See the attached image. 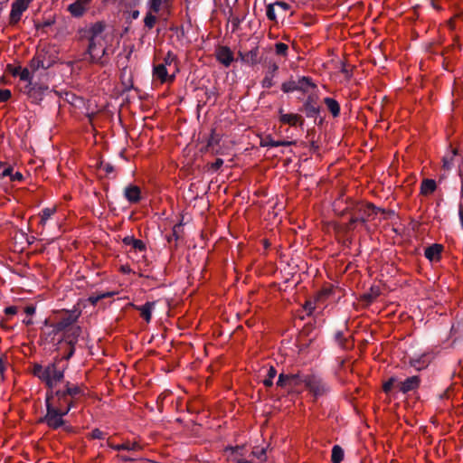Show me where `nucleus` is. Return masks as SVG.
<instances>
[{
    "label": "nucleus",
    "instance_id": "f257e3e1",
    "mask_svg": "<svg viewBox=\"0 0 463 463\" xmlns=\"http://www.w3.org/2000/svg\"><path fill=\"white\" fill-rule=\"evenodd\" d=\"M45 329L43 335L44 340L53 345H58L63 340L72 344L80 334V328L71 325L70 318H65L55 325H49L44 322Z\"/></svg>",
    "mask_w": 463,
    "mask_h": 463
},
{
    "label": "nucleus",
    "instance_id": "f03ea898",
    "mask_svg": "<svg viewBox=\"0 0 463 463\" xmlns=\"http://www.w3.org/2000/svg\"><path fill=\"white\" fill-rule=\"evenodd\" d=\"M178 72L177 58L171 52H167L162 62L155 65L153 68V77L161 84L173 82Z\"/></svg>",
    "mask_w": 463,
    "mask_h": 463
},
{
    "label": "nucleus",
    "instance_id": "7ed1b4c3",
    "mask_svg": "<svg viewBox=\"0 0 463 463\" xmlns=\"http://www.w3.org/2000/svg\"><path fill=\"white\" fill-rule=\"evenodd\" d=\"M33 374L43 381L52 390L64 377V369L59 368L55 364H50L45 367L36 364L33 367Z\"/></svg>",
    "mask_w": 463,
    "mask_h": 463
},
{
    "label": "nucleus",
    "instance_id": "20e7f679",
    "mask_svg": "<svg viewBox=\"0 0 463 463\" xmlns=\"http://www.w3.org/2000/svg\"><path fill=\"white\" fill-rule=\"evenodd\" d=\"M47 412L43 420L48 427L52 429H58L64 424L63 416L68 414V407L66 409H61L54 406L50 401H46Z\"/></svg>",
    "mask_w": 463,
    "mask_h": 463
},
{
    "label": "nucleus",
    "instance_id": "39448f33",
    "mask_svg": "<svg viewBox=\"0 0 463 463\" xmlns=\"http://www.w3.org/2000/svg\"><path fill=\"white\" fill-rule=\"evenodd\" d=\"M307 375L304 374H279L277 384L281 387H287L288 390L301 392L306 385Z\"/></svg>",
    "mask_w": 463,
    "mask_h": 463
},
{
    "label": "nucleus",
    "instance_id": "423d86ee",
    "mask_svg": "<svg viewBox=\"0 0 463 463\" xmlns=\"http://www.w3.org/2000/svg\"><path fill=\"white\" fill-rule=\"evenodd\" d=\"M50 401L54 406L61 409H66L68 407V412L71 411L72 407H74L75 402L70 397V395L65 392V390L62 391H56L53 392L51 390L46 394V401Z\"/></svg>",
    "mask_w": 463,
    "mask_h": 463
},
{
    "label": "nucleus",
    "instance_id": "0eeeda50",
    "mask_svg": "<svg viewBox=\"0 0 463 463\" xmlns=\"http://www.w3.org/2000/svg\"><path fill=\"white\" fill-rule=\"evenodd\" d=\"M33 0H15L12 3L11 11L9 14V24H16L23 15V14L29 8Z\"/></svg>",
    "mask_w": 463,
    "mask_h": 463
},
{
    "label": "nucleus",
    "instance_id": "6e6552de",
    "mask_svg": "<svg viewBox=\"0 0 463 463\" xmlns=\"http://www.w3.org/2000/svg\"><path fill=\"white\" fill-rule=\"evenodd\" d=\"M305 381V388L316 397L322 396L328 391L327 385L316 375L308 374Z\"/></svg>",
    "mask_w": 463,
    "mask_h": 463
},
{
    "label": "nucleus",
    "instance_id": "1a4fd4ad",
    "mask_svg": "<svg viewBox=\"0 0 463 463\" xmlns=\"http://www.w3.org/2000/svg\"><path fill=\"white\" fill-rule=\"evenodd\" d=\"M106 49L103 43V39H97L96 37L90 38V44L88 53L91 62H98L103 57Z\"/></svg>",
    "mask_w": 463,
    "mask_h": 463
},
{
    "label": "nucleus",
    "instance_id": "9d476101",
    "mask_svg": "<svg viewBox=\"0 0 463 463\" xmlns=\"http://www.w3.org/2000/svg\"><path fill=\"white\" fill-rule=\"evenodd\" d=\"M146 10L158 13V15L169 14L171 10L170 0H147Z\"/></svg>",
    "mask_w": 463,
    "mask_h": 463
},
{
    "label": "nucleus",
    "instance_id": "9b49d317",
    "mask_svg": "<svg viewBox=\"0 0 463 463\" xmlns=\"http://www.w3.org/2000/svg\"><path fill=\"white\" fill-rule=\"evenodd\" d=\"M215 57L225 67H229L234 61L233 52L227 46H219L215 51Z\"/></svg>",
    "mask_w": 463,
    "mask_h": 463
},
{
    "label": "nucleus",
    "instance_id": "f8f14e48",
    "mask_svg": "<svg viewBox=\"0 0 463 463\" xmlns=\"http://www.w3.org/2000/svg\"><path fill=\"white\" fill-rule=\"evenodd\" d=\"M91 0H77L69 5L67 10L74 17H81L88 10Z\"/></svg>",
    "mask_w": 463,
    "mask_h": 463
},
{
    "label": "nucleus",
    "instance_id": "ddd939ff",
    "mask_svg": "<svg viewBox=\"0 0 463 463\" xmlns=\"http://www.w3.org/2000/svg\"><path fill=\"white\" fill-rule=\"evenodd\" d=\"M239 56L241 61L248 65H255L260 62V50L258 46L253 47L251 50L244 52H240Z\"/></svg>",
    "mask_w": 463,
    "mask_h": 463
},
{
    "label": "nucleus",
    "instance_id": "4468645a",
    "mask_svg": "<svg viewBox=\"0 0 463 463\" xmlns=\"http://www.w3.org/2000/svg\"><path fill=\"white\" fill-rule=\"evenodd\" d=\"M279 121L282 124L288 125L290 127H295L298 124H302L303 119L302 117L296 113H284L283 109H280L279 110Z\"/></svg>",
    "mask_w": 463,
    "mask_h": 463
},
{
    "label": "nucleus",
    "instance_id": "2eb2a0df",
    "mask_svg": "<svg viewBox=\"0 0 463 463\" xmlns=\"http://www.w3.org/2000/svg\"><path fill=\"white\" fill-rule=\"evenodd\" d=\"M17 71H19L20 80L27 82L24 87V92L27 95H32V92L36 89V84H33L32 81V76L29 69L17 67Z\"/></svg>",
    "mask_w": 463,
    "mask_h": 463
},
{
    "label": "nucleus",
    "instance_id": "dca6fc26",
    "mask_svg": "<svg viewBox=\"0 0 463 463\" xmlns=\"http://www.w3.org/2000/svg\"><path fill=\"white\" fill-rule=\"evenodd\" d=\"M420 379L419 376H411L398 383V388L402 393H407L417 389L420 386Z\"/></svg>",
    "mask_w": 463,
    "mask_h": 463
},
{
    "label": "nucleus",
    "instance_id": "f3484780",
    "mask_svg": "<svg viewBox=\"0 0 463 463\" xmlns=\"http://www.w3.org/2000/svg\"><path fill=\"white\" fill-rule=\"evenodd\" d=\"M108 446L114 450H130L137 451L142 449L141 445L137 441L127 440L121 444H113L108 441Z\"/></svg>",
    "mask_w": 463,
    "mask_h": 463
},
{
    "label": "nucleus",
    "instance_id": "a211bd4d",
    "mask_svg": "<svg viewBox=\"0 0 463 463\" xmlns=\"http://www.w3.org/2000/svg\"><path fill=\"white\" fill-rule=\"evenodd\" d=\"M126 199L130 203H137L141 198V191L137 185H128L125 188L124 192Z\"/></svg>",
    "mask_w": 463,
    "mask_h": 463
},
{
    "label": "nucleus",
    "instance_id": "6ab92c4d",
    "mask_svg": "<svg viewBox=\"0 0 463 463\" xmlns=\"http://www.w3.org/2000/svg\"><path fill=\"white\" fill-rule=\"evenodd\" d=\"M430 356L428 354H422L420 356L411 358L410 364L416 370L420 371L430 364Z\"/></svg>",
    "mask_w": 463,
    "mask_h": 463
},
{
    "label": "nucleus",
    "instance_id": "aec40b11",
    "mask_svg": "<svg viewBox=\"0 0 463 463\" xmlns=\"http://www.w3.org/2000/svg\"><path fill=\"white\" fill-rule=\"evenodd\" d=\"M279 67L276 63H273L269 70L266 72L263 80H261V86L264 89H269L274 85V78L276 76Z\"/></svg>",
    "mask_w": 463,
    "mask_h": 463
},
{
    "label": "nucleus",
    "instance_id": "412c9836",
    "mask_svg": "<svg viewBox=\"0 0 463 463\" xmlns=\"http://www.w3.org/2000/svg\"><path fill=\"white\" fill-rule=\"evenodd\" d=\"M123 243L127 246H129L130 249L134 250L135 251H146V244L144 243V241L138 239H135L132 236H126L123 239Z\"/></svg>",
    "mask_w": 463,
    "mask_h": 463
},
{
    "label": "nucleus",
    "instance_id": "4be33fe9",
    "mask_svg": "<svg viewBox=\"0 0 463 463\" xmlns=\"http://www.w3.org/2000/svg\"><path fill=\"white\" fill-rule=\"evenodd\" d=\"M232 459L237 463H247L245 447L230 448Z\"/></svg>",
    "mask_w": 463,
    "mask_h": 463
},
{
    "label": "nucleus",
    "instance_id": "5701e85b",
    "mask_svg": "<svg viewBox=\"0 0 463 463\" xmlns=\"http://www.w3.org/2000/svg\"><path fill=\"white\" fill-rule=\"evenodd\" d=\"M442 246L439 244H433L425 250L424 255L430 261L438 260L440 258Z\"/></svg>",
    "mask_w": 463,
    "mask_h": 463
},
{
    "label": "nucleus",
    "instance_id": "b1692460",
    "mask_svg": "<svg viewBox=\"0 0 463 463\" xmlns=\"http://www.w3.org/2000/svg\"><path fill=\"white\" fill-rule=\"evenodd\" d=\"M57 208L56 206L47 207L42 210L40 213V222L39 224L42 228H44L48 222V221L56 213Z\"/></svg>",
    "mask_w": 463,
    "mask_h": 463
},
{
    "label": "nucleus",
    "instance_id": "393cba45",
    "mask_svg": "<svg viewBox=\"0 0 463 463\" xmlns=\"http://www.w3.org/2000/svg\"><path fill=\"white\" fill-rule=\"evenodd\" d=\"M155 307V302H146L145 305L137 307L140 312L141 317L148 323L151 320L152 311Z\"/></svg>",
    "mask_w": 463,
    "mask_h": 463
},
{
    "label": "nucleus",
    "instance_id": "a878e982",
    "mask_svg": "<svg viewBox=\"0 0 463 463\" xmlns=\"http://www.w3.org/2000/svg\"><path fill=\"white\" fill-rule=\"evenodd\" d=\"M64 390L74 402L77 397L84 394V389L81 386L71 384L70 383H66Z\"/></svg>",
    "mask_w": 463,
    "mask_h": 463
},
{
    "label": "nucleus",
    "instance_id": "bb28decb",
    "mask_svg": "<svg viewBox=\"0 0 463 463\" xmlns=\"http://www.w3.org/2000/svg\"><path fill=\"white\" fill-rule=\"evenodd\" d=\"M158 13L151 12L146 10V14L144 17V25L146 29L151 30L155 27L158 20Z\"/></svg>",
    "mask_w": 463,
    "mask_h": 463
},
{
    "label": "nucleus",
    "instance_id": "cd10ccee",
    "mask_svg": "<svg viewBox=\"0 0 463 463\" xmlns=\"http://www.w3.org/2000/svg\"><path fill=\"white\" fill-rule=\"evenodd\" d=\"M436 182L433 179H424L420 185V193L423 195L431 194L436 190Z\"/></svg>",
    "mask_w": 463,
    "mask_h": 463
},
{
    "label": "nucleus",
    "instance_id": "c85d7f7f",
    "mask_svg": "<svg viewBox=\"0 0 463 463\" xmlns=\"http://www.w3.org/2000/svg\"><path fill=\"white\" fill-rule=\"evenodd\" d=\"M298 90L307 92L309 89H314L316 85L311 81L310 78L301 77L297 80Z\"/></svg>",
    "mask_w": 463,
    "mask_h": 463
},
{
    "label": "nucleus",
    "instance_id": "c756f323",
    "mask_svg": "<svg viewBox=\"0 0 463 463\" xmlns=\"http://www.w3.org/2000/svg\"><path fill=\"white\" fill-rule=\"evenodd\" d=\"M325 104L326 105L328 110L334 117H337L340 113V106L338 102L332 98H326L324 99Z\"/></svg>",
    "mask_w": 463,
    "mask_h": 463
},
{
    "label": "nucleus",
    "instance_id": "7c9ffc66",
    "mask_svg": "<svg viewBox=\"0 0 463 463\" xmlns=\"http://www.w3.org/2000/svg\"><path fill=\"white\" fill-rule=\"evenodd\" d=\"M6 176H9L11 181H18V182H21L24 178L22 173H20V172L14 173V169L12 167H7V168L4 169V171L2 172V174L0 175L1 178L6 177Z\"/></svg>",
    "mask_w": 463,
    "mask_h": 463
},
{
    "label": "nucleus",
    "instance_id": "2f4dec72",
    "mask_svg": "<svg viewBox=\"0 0 463 463\" xmlns=\"http://www.w3.org/2000/svg\"><path fill=\"white\" fill-rule=\"evenodd\" d=\"M344 458V451L340 446L335 445L332 449L331 460L332 463H341Z\"/></svg>",
    "mask_w": 463,
    "mask_h": 463
},
{
    "label": "nucleus",
    "instance_id": "473e14b6",
    "mask_svg": "<svg viewBox=\"0 0 463 463\" xmlns=\"http://www.w3.org/2000/svg\"><path fill=\"white\" fill-rule=\"evenodd\" d=\"M104 31V25L101 23H96L90 29V37H96L97 39H103L102 33Z\"/></svg>",
    "mask_w": 463,
    "mask_h": 463
},
{
    "label": "nucleus",
    "instance_id": "72a5a7b5",
    "mask_svg": "<svg viewBox=\"0 0 463 463\" xmlns=\"http://www.w3.org/2000/svg\"><path fill=\"white\" fill-rule=\"evenodd\" d=\"M294 144L293 141H287V140H274L272 138H267L265 140V143L263 146H271V147H277V146H288Z\"/></svg>",
    "mask_w": 463,
    "mask_h": 463
},
{
    "label": "nucleus",
    "instance_id": "f704fd0d",
    "mask_svg": "<svg viewBox=\"0 0 463 463\" xmlns=\"http://www.w3.org/2000/svg\"><path fill=\"white\" fill-rule=\"evenodd\" d=\"M457 154V151L455 149L451 150L449 153H448L442 159L443 163V168L444 169H450L453 165V160Z\"/></svg>",
    "mask_w": 463,
    "mask_h": 463
},
{
    "label": "nucleus",
    "instance_id": "c9c22d12",
    "mask_svg": "<svg viewBox=\"0 0 463 463\" xmlns=\"http://www.w3.org/2000/svg\"><path fill=\"white\" fill-rule=\"evenodd\" d=\"M297 86V80H290L281 84V90L285 93H289L298 90Z\"/></svg>",
    "mask_w": 463,
    "mask_h": 463
},
{
    "label": "nucleus",
    "instance_id": "e433bc0d",
    "mask_svg": "<svg viewBox=\"0 0 463 463\" xmlns=\"http://www.w3.org/2000/svg\"><path fill=\"white\" fill-rule=\"evenodd\" d=\"M277 371L273 366H269L267 373V378L264 379L263 383L265 386L269 387L273 384V379L276 377Z\"/></svg>",
    "mask_w": 463,
    "mask_h": 463
},
{
    "label": "nucleus",
    "instance_id": "4c0bfd02",
    "mask_svg": "<svg viewBox=\"0 0 463 463\" xmlns=\"http://www.w3.org/2000/svg\"><path fill=\"white\" fill-rule=\"evenodd\" d=\"M288 46L286 43H277L275 44V52L278 55L281 56H287L288 54Z\"/></svg>",
    "mask_w": 463,
    "mask_h": 463
},
{
    "label": "nucleus",
    "instance_id": "58836bf2",
    "mask_svg": "<svg viewBox=\"0 0 463 463\" xmlns=\"http://www.w3.org/2000/svg\"><path fill=\"white\" fill-rule=\"evenodd\" d=\"M380 295V289L378 288H371L370 292L364 295V298L369 302L374 300Z\"/></svg>",
    "mask_w": 463,
    "mask_h": 463
},
{
    "label": "nucleus",
    "instance_id": "ea45409f",
    "mask_svg": "<svg viewBox=\"0 0 463 463\" xmlns=\"http://www.w3.org/2000/svg\"><path fill=\"white\" fill-rule=\"evenodd\" d=\"M275 6H277L275 5V3L269 4L267 6L266 14H267V17L271 21H276V19H277L276 13H275Z\"/></svg>",
    "mask_w": 463,
    "mask_h": 463
},
{
    "label": "nucleus",
    "instance_id": "a19ab883",
    "mask_svg": "<svg viewBox=\"0 0 463 463\" xmlns=\"http://www.w3.org/2000/svg\"><path fill=\"white\" fill-rule=\"evenodd\" d=\"M30 67L33 70H38L41 67H44L43 61L41 60L39 56L33 57L30 62Z\"/></svg>",
    "mask_w": 463,
    "mask_h": 463
},
{
    "label": "nucleus",
    "instance_id": "79ce46f5",
    "mask_svg": "<svg viewBox=\"0 0 463 463\" xmlns=\"http://www.w3.org/2000/svg\"><path fill=\"white\" fill-rule=\"evenodd\" d=\"M395 383H396V379L394 377H392L387 382H385L383 385V389L384 392H386V393L390 392Z\"/></svg>",
    "mask_w": 463,
    "mask_h": 463
},
{
    "label": "nucleus",
    "instance_id": "37998d69",
    "mask_svg": "<svg viewBox=\"0 0 463 463\" xmlns=\"http://www.w3.org/2000/svg\"><path fill=\"white\" fill-rule=\"evenodd\" d=\"M47 88H43L36 84V89L32 92V95H28L30 98L37 99L41 97Z\"/></svg>",
    "mask_w": 463,
    "mask_h": 463
},
{
    "label": "nucleus",
    "instance_id": "c03bdc74",
    "mask_svg": "<svg viewBox=\"0 0 463 463\" xmlns=\"http://www.w3.org/2000/svg\"><path fill=\"white\" fill-rule=\"evenodd\" d=\"M11 98V91L7 89H0V102H5Z\"/></svg>",
    "mask_w": 463,
    "mask_h": 463
},
{
    "label": "nucleus",
    "instance_id": "a18cd8bd",
    "mask_svg": "<svg viewBox=\"0 0 463 463\" xmlns=\"http://www.w3.org/2000/svg\"><path fill=\"white\" fill-rule=\"evenodd\" d=\"M90 437L92 439H105V433L103 431H101L100 430H99V429H94L90 432Z\"/></svg>",
    "mask_w": 463,
    "mask_h": 463
},
{
    "label": "nucleus",
    "instance_id": "49530a36",
    "mask_svg": "<svg viewBox=\"0 0 463 463\" xmlns=\"http://www.w3.org/2000/svg\"><path fill=\"white\" fill-rule=\"evenodd\" d=\"M5 313L6 315H14L17 313V307H14V306H11V307H5Z\"/></svg>",
    "mask_w": 463,
    "mask_h": 463
},
{
    "label": "nucleus",
    "instance_id": "de8ad7c7",
    "mask_svg": "<svg viewBox=\"0 0 463 463\" xmlns=\"http://www.w3.org/2000/svg\"><path fill=\"white\" fill-rule=\"evenodd\" d=\"M275 5L277 6H279V8H281L283 11H287L290 8L289 5L285 2L279 1V2H276Z\"/></svg>",
    "mask_w": 463,
    "mask_h": 463
},
{
    "label": "nucleus",
    "instance_id": "09e8293b",
    "mask_svg": "<svg viewBox=\"0 0 463 463\" xmlns=\"http://www.w3.org/2000/svg\"><path fill=\"white\" fill-rule=\"evenodd\" d=\"M364 208V213L370 216L371 213L374 212V207L371 204H367L365 206H363Z\"/></svg>",
    "mask_w": 463,
    "mask_h": 463
},
{
    "label": "nucleus",
    "instance_id": "8fccbe9b",
    "mask_svg": "<svg viewBox=\"0 0 463 463\" xmlns=\"http://www.w3.org/2000/svg\"><path fill=\"white\" fill-rule=\"evenodd\" d=\"M366 222V220H365V218H364V216H362V217H355V218H352V219H351V221H350V224H349V225H350V227H351L353 224H354L355 222Z\"/></svg>",
    "mask_w": 463,
    "mask_h": 463
},
{
    "label": "nucleus",
    "instance_id": "3c124183",
    "mask_svg": "<svg viewBox=\"0 0 463 463\" xmlns=\"http://www.w3.org/2000/svg\"><path fill=\"white\" fill-rule=\"evenodd\" d=\"M24 312L29 315V316H32L35 313V307L33 306H27L25 308H24Z\"/></svg>",
    "mask_w": 463,
    "mask_h": 463
},
{
    "label": "nucleus",
    "instance_id": "603ef678",
    "mask_svg": "<svg viewBox=\"0 0 463 463\" xmlns=\"http://www.w3.org/2000/svg\"><path fill=\"white\" fill-rule=\"evenodd\" d=\"M223 164V160L221 158L216 159V161L213 164V167L215 169L220 168Z\"/></svg>",
    "mask_w": 463,
    "mask_h": 463
},
{
    "label": "nucleus",
    "instance_id": "864d4df0",
    "mask_svg": "<svg viewBox=\"0 0 463 463\" xmlns=\"http://www.w3.org/2000/svg\"><path fill=\"white\" fill-rule=\"evenodd\" d=\"M458 218L461 224V227L463 229V206L460 205L458 209Z\"/></svg>",
    "mask_w": 463,
    "mask_h": 463
},
{
    "label": "nucleus",
    "instance_id": "5fc2aeb1",
    "mask_svg": "<svg viewBox=\"0 0 463 463\" xmlns=\"http://www.w3.org/2000/svg\"><path fill=\"white\" fill-rule=\"evenodd\" d=\"M120 270L123 272V273H126V274H128L130 273L132 270L130 269V267L128 265H123L120 267Z\"/></svg>",
    "mask_w": 463,
    "mask_h": 463
},
{
    "label": "nucleus",
    "instance_id": "6e6d98bb",
    "mask_svg": "<svg viewBox=\"0 0 463 463\" xmlns=\"http://www.w3.org/2000/svg\"><path fill=\"white\" fill-rule=\"evenodd\" d=\"M12 74L14 76H18L19 77V71H17V68H15L13 71H12Z\"/></svg>",
    "mask_w": 463,
    "mask_h": 463
},
{
    "label": "nucleus",
    "instance_id": "4d7b16f0",
    "mask_svg": "<svg viewBox=\"0 0 463 463\" xmlns=\"http://www.w3.org/2000/svg\"><path fill=\"white\" fill-rule=\"evenodd\" d=\"M122 460L123 461H131L133 460L132 458H128V457H122Z\"/></svg>",
    "mask_w": 463,
    "mask_h": 463
},
{
    "label": "nucleus",
    "instance_id": "13d9d810",
    "mask_svg": "<svg viewBox=\"0 0 463 463\" xmlns=\"http://www.w3.org/2000/svg\"><path fill=\"white\" fill-rule=\"evenodd\" d=\"M138 14H139L138 11L133 12V14H132L133 18H137Z\"/></svg>",
    "mask_w": 463,
    "mask_h": 463
},
{
    "label": "nucleus",
    "instance_id": "bf43d9fd",
    "mask_svg": "<svg viewBox=\"0 0 463 463\" xmlns=\"http://www.w3.org/2000/svg\"><path fill=\"white\" fill-rule=\"evenodd\" d=\"M26 325H31L33 321L31 319H26L24 321Z\"/></svg>",
    "mask_w": 463,
    "mask_h": 463
}]
</instances>
